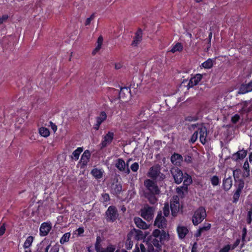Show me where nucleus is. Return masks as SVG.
Returning <instances> with one entry per match:
<instances>
[{
  "instance_id": "f257e3e1",
  "label": "nucleus",
  "mask_w": 252,
  "mask_h": 252,
  "mask_svg": "<svg viewBox=\"0 0 252 252\" xmlns=\"http://www.w3.org/2000/svg\"><path fill=\"white\" fill-rule=\"evenodd\" d=\"M168 237V233L165 230L160 231L158 228L154 229L148 237L147 252H159L161 251L162 245Z\"/></svg>"
},
{
  "instance_id": "f03ea898",
  "label": "nucleus",
  "mask_w": 252,
  "mask_h": 252,
  "mask_svg": "<svg viewBox=\"0 0 252 252\" xmlns=\"http://www.w3.org/2000/svg\"><path fill=\"white\" fill-rule=\"evenodd\" d=\"M241 174V170L239 168L236 169L233 171V176L234 177L236 190L234 191L233 194L232 202L236 203L239 200L242 191L245 186V182L243 179H240V176Z\"/></svg>"
},
{
  "instance_id": "7ed1b4c3",
  "label": "nucleus",
  "mask_w": 252,
  "mask_h": 252,
  "mask_svg": "<svg viewBox=\"0 0 252 252\" xmlns=\"http://www.w3.org/2000/svg\"><path fill=\"white\" fill-rule=\"evenodd\" d=\"M150 113L146 107H142L138 111L137 119L138 122L142 123L140 126L143 128H146L150 126L151 123L148 120Z\"/></svg>"
},
{
  "instance_id": "20e7f679",
  "label": "nucleus",
  "mask_w": 252,
  "mask_h": 252,
  "mask_svg": "<svg viewBox=\"0 0 252 252\" xmlns=\"http://www.w3.org/2000/svg\"><path fill=\"white\" fill-rule=\"evenodd\" d=\"M207 214L205 207H199L194 212L191 218V221L194 226L200 223L206 217Z\"/></svg>"
},
{
  "instance_id": "39448f33",
  "label": "nucleus",
  "mask_w": 252,
  "mask_h": 252,
  "mask_svg": "<svg viewBox=\"0 0 252 252\" xmlns=\"http://www.w3.org/2000/svg\"><path fill=\"white\" fill-rule=\"evenodd\" d=\"M155 227L158 228V229L164 230L167 227V220L164 216L162 215V212L160 210L158 212L154 222Z\"/></svg>"
},
{
  "instance_id": "423d86ee",
  "label": "nucleus",
  "mask_w": 252,
  "mask_h": 252,
  "mask_svg": "<svg viewBox=\"0 0 252 252\" xmlns=\"http://www.w3.org/2000/svg\"><path fill=\"white\" fill-rule=\"evenodd\" d=\"M118 217V211L115 206H110L105 212V219L107 222H113L117 219Z\"/></svg>"
},
{
  "instance_id": "0eeeda50",
  "label": "nucleus",
  "mask_w": 252,
  "mask_h": 252,
  "mask_svg": "<svg viewBox=\"0 0 252 252\" xmlns=\"http://www.w3.org/2000/svg\"><path fill=\"white\" fill-rule=\"evenodd\" d=\"M147 175L153 180H156L159 176L162 180L165 178V175L160 172V167L158 165L150 167Z\"/></svg>"
},
{
  "instance_id": "6e6552de",
  "label": "nucleus",
  "mask_w": 252,
  "mask_h": 252,
  "mask_svg": "<svg viewBox=\"0 0 252 252\" xmlns=\"http://www.w3.org/2000/svg\"><path fill=\"white\" fill-rule=\"evenodd\" d=\"M144 186L148 192L145 193H153L159 194L160 193V189L156 183L150 179H147L144 181Z\"/></svg>"
},
{
  "instance_id": "1a4fd4ad",
  "label": "nucleus",
  "mask_w": 252,
  "mask_h": 252,
  "mask_svg": "<svg viewBox=\"0 0 252 252\" xmlns=\"http://www.w3.org/2000/svg\"><path fill=\"white\" fill-rule=\"evenodd\" d=\"M170 172L176 184H180L183 182L184 174L180 169L177 167H174L171 168Z\"/></svg>"
},
{
  "instance_id": "9d476101",
  "label": "nucleus",
  "mask_w": 252,
  "mask_h": 252,
  "mask_svg": "<svg viewBox=\"0 0 252 252\" xmlns=\"http://www.w3.org/2000/svg\"><path fill=\"white\" fill-rule=\"evenodd\" d=\"M114 138V133L112 131H108L102 137L101 143L99 144L101 150L107 147L113 141Z\"/></svg>"
},
{
  "instance_id": "9b49d317",
  "label": "nucleus",
  "mask_w": 252,
  "mask_h": 252,
  "mask_svg": "<svg viewBox=\"0 0 252 252\" xmlns=\"http://www.w3.org/2000/svg\"><path fill=\"white\" fill-rule=\"evenodd\" d=\"M154 209L153 207L147 206L141 209V216L148 221L153 219Z\"/></svg>"
},
{
  "instance_id": "f8f14e48",
  "label": "nucleus",
  "mask_w": 252,
  "mask_h": 252,
  "mask_svg": "<svg viewBox=\"0 0 252 252\" xmlns=\"http://www.w3.org/2000/svg\"><path fill=\"white\" fill-rule=\"evenodd\" d=\"M117 93H119V98L122 101H126L131 96V91L129 87H125L121 88L120 92L116 91Z\"/></svg>"
},
{
  "instance_id": "ddd939ff",
  "label": "nucleus",
  "mask_w": 252,
  "mask_h": 252,
  "mask_svg": "<svg viewBox=\"0 0 252 252\" xmlns=\"http://www.w3.org/2000/svg\"><path fill=\"white\" fill-rule=\"evenodd\" d=\"M116 167L120 171L124 172L126 174L130 173V169L128 167H126V164L122 158H119L115 163Z\"/></svg>"
},
{
  "instance_id": "4468645a",
  "label": "nucleus",
  "mask_w": 252,
  "mask_h": 252,
  "mask_svg": "<svg viewBox=\"0 0 252 252\" xmlns=\"http://www.w3.org/2000/svg\"><path fill=\"white\" fill-rule=\"evenodd\" d=\"M52 229L50 222H44L41 223L39 228V234L41 236H47Z\"/></svg>"
},
{
  "instance_id": "2eb2a0df",
  "label": "nucleus",
  "mask_w": 252,
  "mask_h": 252,
  "mask_svg": "<svg viewBox=\"0 0 252 252\" xmlns=\"http://www.w3.org/2000/svg\"><path fill=\"white\" fill-rule=\"evenodd\" d=\"M122 191V185L118 182L117 179L116 182H113L111 186V193L115 195H118L121 194Z\"/></svg>"
},
{
  "instance_id": "dca6fc26",
  "label": "nucleus",
  "mask_w": 252,
  "mask_h": 252,
  "mask_svg": "<svg viewBox=\"0 0 252 252\" xmlns=\"http://www.w3.org/2000/svg\"><path fill=\"white\" fill-rule=\"evenodd\" d=\"M197 131L199 133V139L200 142L204 145L206 142V137L207 136V130L205 126H202L198 128Z\"/></svg>"
},
{
  "instance_id": "f3484780",
  "label": "nucleus",
  "mask_w": 252,
  "mask_h": 252,
  "mask_svg": "<svg viewBox=\"0 0 252 252\" xmlns=\"http://www.w3.org/2000/svg\"><path fill=\"white\" fill-rule=\"evenodd\" d=\"M247 153V150L244 149L239 150L232 155V159L233 161H235L243 159L246 157Z\"/></svg>"
},
{
  "instance_id": "a211bd4d",
  "label": "nucleus",
  "mask_w": 252,
  "mask_h": 252,
  "mask_svg": "<svg viewBox=\"0 0 252 252\" xmlns=\"http://www.w3.org/2000/svg\"><path fill=\"white\" fill-rule=\"evenodd\" d=\"M179 201L177 200L171 201L170 207L171 209V215L173 217L177 216L179 211Z\"/></svg>"
},
{
  "instance_id": "6ab92c4d",
  "label": "nucleus",
  "mask_w": 252,
  "mask_h": 252,
  "mask_svg": "<svg viewBox=\"0 0 252 252\" xmlns=\"http://www.w3.org/2000/svg\"><path fill=\"white\" fill-rule=\"evenodd\" d=\"M183 160L182 156L178 153H174L171 157V162L176 166H180Z\"/></svg>"
},
{
  "instance_id": "aec40b11",
  "label": "nucleus",
  "mask_w": 252,
  "mask_h": 252,
  "mask_svg": "<svg viewBox=\"0 0 252 252\" xmlns=\"http://www.w3.org/2000/svg\"><path fill=\"white\" fill-rule=\"evenodd\" d=\"M202 78V75L201 74H196L193 77H191L189 81L188 86L189 88H192L197 85Z\"/></svg>"
},
{
  "instance_id": "412c9836",
  "label": "nucleus",
  "mask_w": 252,
  "mask_h": 252,
  "mask_svg": "<svg viewBox=\"0 0 252 252\" xmlns=\"http://www.w3.org/2000/svg\"><path fill=\"white\" fill-rule=\"evenodd\" d=\"M252 91V80L247 84H242L239 89V93L245 94Z\"/></svg>"
},
{
  "instance_id": "4be33fe9",
  "label": "nucleus",
  "mask_w": 252,
  "mask_h": 252,
  "mask_svg": "<svg viewBox=\"0 0 252 252\" xmlns=\"http://www.w3.org/2000/svg\"><path fill=\"white\" fill-rule=\"evenodd\" d=\"M142 37V31L141 29L139 28L135 33V36L133 40L131 43L132 46H137L141 42Z\"/></svg>"
},
{
  "instance_id": "5701e85b",
  "label": "nucleus",
  "mask_w": 252,
  "mask_h": 252,
  "mask_svg": "<svg viewBox=\"0 0 252 252\" xmlns=\"http://www.w3.org/2000/svg\"><path fill=\"white\" fill-rule=\"evenodd\" d=\"M134 221L136 226L140 229H146L148 228V225L139 217H135Z\"/></svg>"
},
{
  "instance_id": "b1692460",
  "label": "nucleus",
  "mask_w": 252,
  "mask_h": 252,
  "mask_svg": "<svg viewBox=\"0 0 252 252\" xmlns=\"http://www.w3.org/2000/svg\"><path fill=\"white\" fill-rule=\"evenodd\" d=\"M232 186V179L231 176L227 178H224L222 182V186L224 190H229Z\"/></svg>"
},
{
  "instance_id": "393cba45",
  "label": "nucleus",
  "mask_w": 252,
  "mask_h": 252,
  "mask_svg": "<svg viewBox=\"0 0 252 252\" xmlns=\"http://www.w3.org/2000/svg\"><path fill=\"white\" fill-rule=\"evenodd\" d=\"M177 231L178 236L181 239H184L189 232L187 227L184 226H179L177 227Z\"/></svg>"
},
{
  "instance_id": "a878e982",
  "label": "nucleus",
  "mask_w": 252,
  "mask_h": 252,
  "mask_svg": "<svg viewBox=\"0 0 252 252\" xmlns=\"http://www.w3.org/2000/svg\"><path fill=\"white\" fill-rule=\"evenodd\" d=\"M91 158V153L89 150H85L81 157L80 161L83 165H86Z\"/></svg>"
},
{
  "instance_id": "bb28decb",
  "label": "nucleus",
  "mask_w": 252,
  "mask_h": 252,
  "mask_svg": "<svg viewBox=\"0 0 252 252\" xmlns=\"http://www.w3.org/2000/svg\"><path fill=\"white\" fill-rule=\"evenodd\" d=\"M157 193H145V197L148 199L151 204H155L157 203L158 199L156 196Z\"/></svg>"
},
{
  "instance_id": "cd10ccee",
  "label": "nucleus",
  "mask_w": 252,
  "mask_h": 252,
  "mask_svg": "<svg viewBox=\"0 0 252 252\" xmlns=\"http://www.w3.org/2000/svg\"><path fill=\"white\" fill-rule=\"evenodd\" d=\"M103 41V37L99 36L97 40V45L92 51V55H95L101 49Z\"/></svg>"
},
{
  "instance_id": "c85d7f7f",
  "label": "nucleus",
  "mask_w": 252,
  "mask_h": 252,
  "mask_svg": "<svg viewBox=\"0 0 252 252\" xmlns=\"http://www.w3.org/2000/svg\"><path fill=\"white\" fill-rule=\"evenodd\" d=\"M103 171L101 169L94 168L91 171L92 175L96 179H100L102 177Z\"/></svg>"
},
{
  "instance_id": "c756f323",
  "label": "nucleus",
  "mask_w": 252,
  "mask_h": 252,
  "mask_svg": "<svg viewBox=\"0 0 252 252\" xmlns=\"http://www.w3.org/2000/svg\"><path fill=\"white\" fill-rule=\"evenodd\" d=\"M243 168L244 170L243 177L244 178L249 177L250 176V165L247 160L245 161Z\"/></svg>"
},
{
  "instance_id": "7c9ffc66",
  "label": "nucleus",
  "mask_w": 252,
  "mask_h": 252,
  "mask_svg": "<svg viewBox=\"0 0 252 252\" xmlns=\"http://www.w3.org/2000/svg\"><path fill=\"white\" fill-rule=\"evenodd\" d=\"M107 119V115L105 111H101L99 115L96 118V122L99 125L104 122Z\"/></svg>"
},
{
  "instance_id": "2f4dec72",
  "label": "nucleus",
  "mask_w": 252,
  "mask_h": 252,
  "mask_svg": "<svg viewBox=\"0 0 252 252\" xmlns=\"http://www.w3.org/2000/svg\"><path fill=\"white\" fill-rule=\"evenodd\" d=\"M82 147H78L72 153V155L71 156V158L77 160L78 159L80 154L83 152Z\"/></svg>"
},
{
  "instance_id": "473e14b6",
  "label": "nucleus",
  "mask_w": 252,
  "mask_h": 252,
  "mask_svg": "<svg viewBox=\"0 0 252 252\" xmlns=\"http://www.w3.org/2000/svg\"><path fill=\"white\" fill-rule=\"evenodd\" d=\"M39 133L41 136L44 137H48L50 134L49 129L47 127L43 126L39 128Z\"/></svg>"
},
{
  "instance_id": "72a5a7b5",
  "label": "nucleus",
  "mask_w": 252,
  "mask_h": 252,
  "mask_svg": "<svg viewBox=\"0 0 252 252\" xmlns=\"http://www.w3.org/2000/svg\"><path fill=\"white\" fill-rule=\"evenodd\" d=\"M213 66V60L212 59H208L206 61L203 62L201 66L205 69H210Z\"/></svg>"
},
{
  "instance_id": "f704fd0d",
  "label": "nucleus",
  "mask_w": 252,
  "mask_h": 252,
  "mask_svg": "<svg viewBox=\"0 0 252 252\" xmlns=\"http://www.w3.org/2000/svg\"><path fill=\"white\" fill-rule=\"evenodd\" d=\"M184 185L188 188V186L192 182L191 177L187 173H185L184 176Z\"/></svg>"
},
{
  "instance_id": "c9c22d12",
  "label": "nucleus",
  "mask_w": 252,
  "mask_h": 252,
  "mask_svg": "<svg viewBox=\"0 0 252 252\" xmlns=\"http://www.w3.org/2000/svg\"><path fill=\"white\" fill-rule=\"evenodd\" d=\"M135 233V238L136 240H143L145 238L146 235L144 234L142 231L138 229H134Z\"/></svg>"
},
{
  "instance_id": "e433bc0d",
  "label": "nucleus",
  "mask_w": 252,
  "mask_h": 252,
  "mask_svg": "<svg viewBox=\"0 0 252 252\" xmlns=\"http://www.w3.org/2000/svg\"><path fill=\"white\" fill-rule=\"evenodd\" d=\"M110 200V196L108 193H103L101 194V201L103 203L105 207L108 205Z\"/></svg>"
},
{
  "instance_id": "4c0bfd02",
  "label": "nucleus",
  "mask_w": 252,
  "mask_h": 252,
  "mask_svg": "<svg viewBox=\"0 0 252 252\" xmlns=\"http://www.w3.org/2000/svg\"><path fill=\"white\" fill-rule=\"evenodd\" d=\"M183 50V46L180 42H177L174 46H173L170 51L174 53L176 52H181Z\"/></svg>"
},
{
  "instance_id": "58836bf2",
  "label": "nucleus",
  "mask_w": 252,
  "mask_h": 252,
  "mask_svg": "<svg viewBox=\"0 0 252 252\" xmlns=\"http://www.w3.org/2000/svg\"><path fill=\"white\" fill-rule=\"evenodd\" d=\"M33 240V237L32 236H28L23 245L25 249H29L32 245Z\"/></svg>"
},
{
  "instance_id": "ea45409f",
  "label": "nucleus",
  "mask_w": 252,
  "mask_h": 252,
  "mask_svg": "<svg viewBox=\"0 0 252 252\" xmlns=\"http://www.w3.org/2000/svg\"><path fill=\"white\" fill-rule=\"evenodd\" d=\"M133 243L130 237V235L128 234L125 243V247L127 250H130L133 246Z\"/></svg>"
},
{
  "instance_id": "a19ab883",
  "label": "nucleus",
  "mask_w": 252,
  "mask_h": 252,
  "mask_svg": "<svg viewBox=\"0 0 252 252\" xmlns=\"http://www.w3.org/2000/svg\"><path fill=\"white\" fill-rule=\"evenodd\" d=\"M95 250L96 252H101L103 249L100 245V238L98 236L96 238V242L94 245Z\"/></svg>"
},
{
  "instance_id": "79ce46f5",
  "label": "nucleus",
  "mask_w": 252,
  "mask_h": 252,
  "mask_svg": "<svg viewBox=\"0 0 252 252\" xmlns=\"http://www.w3.org/2000/svg\"><path fill=\"white\" fill-rule=\"evenodd\" d=\"M70 237V233L69 232L64 233L61 237L60 242L61 244H64L65 243L68 242Z\"/></svg>"
},
{
  "instance_id": "37998d69",
  "label": "nucleus",
  "mask_w": 252,
  "mask_h": 252,
  "mask_svg": "<svg viewBox=\"0 0 252 252\" xmlns=\"http://www.w3.org/2000/svg\"><path fill=\"white\" fill-rule=\"evenodd\" d=\"M163 213L164 217H167L170 214V206L168 203H165L163 208Z\"/></svg>"
},
{
  "instance_id": "c03bdc74",
  "label": "nucleus",
  "mask_w": 252,
  "mask_h": 252,
  "mask_svg": "<svg viewBox=\"0 0 252 252\" xmlns=\"http://www.w3.org/2000/svg\"><path fill=\"white\" fill-rule=\"evenodd\" d=\"M210 181L213 186H216L219 185L220 180L217 176L214 175L210 178Z\"/></svg>"
},
{
  "instance_id": "a18cd8bd",
  "label": "nucleus",
  "mask_w": 252,
  "mask_h": 252,
  "mask_svg": "<svg viewBox=\"0 0 252 252\" xmlns=\"http://www.w3.org/2000/svg\"><path fill=\"white\" fill-rule=\"evenodd\" d=\"M116 250V246L112 244H109L106 248H103L101 252H114Z\"/></svg>"
},
{
  "instance_id": "49530a36",
  "label": "nucleus",
  "mask_w": 252,
  "mask_h": 252,
  "mask_svg": "<svg viewBox=\"0 0 252 252\" xmlns=\"http://www.w3.org/2000/svg\"><path fill=\"white\" fill-rule=\"evenodd\" d=\"M184 161L187 164H190L192 162V156L191 154L186 155L184 156Z\"/></svg>"
},
{
  "instance_id": "de8ad7c7",
  "label": "nucleus",
  "mask_w": 252,
  "mask_h": 252,
  "mask_svg": "<svg viewBox=\"0 0 252 252\" xmlns=\"http://www.w3.org/2000/svg\"><path fill=\"white\" fill-rule=\"evenodd\" d=\"M185 120L188 122H195L198 120V118L197 116H188L185 118Z\"/></svg>"
},
{
  "instance_id": "09e8293b",
  "label": "nucleus",
  "mask_w": 252,
  "mask_h": 252,
  "mask_svg": "<svg viewBox=\"0 0 252 252\" xmlns=\"http://www.w3.org/2000/svg\"><path fill=\"white\" fill-rule=\"evenodd\" d=\"M252 222V208L250 209L248 212L247 222L248 224H250Z\"/></svg>"
},
{
  "instance_id": "8fccbe9b",
  "label": "nucleus",
  "mask_w": 252,
  "mask_h": 252,
  "mask_svg": "<svg viewBox=\"0 0 252 252\" xmlns=\"http://www.w3.org/2000/svg\"><path fill=\"white\" fill-rule=\"evenodd\" d=\"M198 131H195L191 135V138L190 139V142L192 143H194L198 138Z\"/></svg>"
},
{
  "instance_id": "3c124183",
  "label": "nucleus",
  "mask_w": 252,
  "mask_h": 252,
  "mask_svg": "<svg viewBox=\"0 0 252 252\" xmlns=\"http://www.w3.org/2000/svg\"><path fill=\"white\" fill-rule=\"evenodd\" d=\"M95 13H93L89 18H87L85 22V25L86 26L90 25L91 21L94 18Z\"/></svg>"
},
{
  "instance_id": "603ef678",
  "label": "nucleus",
  "mask_w": 252,
  "mask_h": 252,
  "mask_svg": "<svg viewBox=\"0 0 252 252\" xmlns=\"http://www.w3.org/2000/svg\"><path fill=\"white\" fill-rule=\"evenodd\" d=\"M139 167L138 163L135 162L131 165L130 169L132 172H137L139 169Z\"/></svg>"
},
{
  "instance_id": "864d4df0",
  "label": "nucleus",
  "mask_w": 252,
  "mask_h": 252,
  "mask_svg": "<svg viewBox=\"0 0 252 252\" xmlns=\"http://www.w3.org/2000/svg\"><path fill=\"white\" fill-rule=\"evenodd\" d=\"M231 249V245L227 244L221 248L219 252H229Z\"/></svg>"
},
{
  "instance_id": "5fc2aeb1",
  "label": "nucleus",
  "mask_w": 252,
  "mask_h": 252,
  "mask_svg": "<svg viewBox=\"0 0 252 252\" xmlns=\"http://www.w3.org/2000/svg\"><path fill=\"white\" fill-rule=\"evenodd\" d=\"M6 230V224L5 223H3L0 225V236H2Z\"/></svg>"
},
{
  "instance_id": "6e6d98bb",
  "label": "nucleus",
  "mask_w": 252,
  "mask_h": 252,
  "mask_svg": "<svg viewBox=\"0 0 252 252\" xmlns=\"http://www.w3.org/2000/svg\"><path fill=\"white\" fill-rule=\"evenodd\" d=\"M188 188L185 186H181L177 188L176 192L179 194H183L184 193L183 190H187Z\"/></svg>"
},
{
  "instance_id": "4d7b16f0",
  "label": "nucleus",
  "mask_w": 252,
  "mask_h": 252,
  "mask_svg": "<svg viewBox=\"0 0 252 252\" xmlns=\"http://www.w3.org/2000/svg\"><path fill=\"white\" fill-rule=\"evenodd\" d=\"M240 119V116L238 114H235L231 118V122L233 124H236Z\"/></svg>"
},
{
  "instance_id": "13d9d810",
  "label": "nucleus",
  "mask_w": 252,
  "mask_h": 252,
  "mask_svg": "<svg viewBox=\"0 0 252 252\" xmlns=\"http://www.w3.org/2000/svg\"><path fill=\"white\" fill-rule=\"evenodd\" d=\"M8 15L7 14L3 15L0 17V25L6 22L8 18Z\"/></svg>"
},
{
  "instance_id": "bf43d9fd",
  "label": "nucleus",
  "mask_w": 252,
  "mask_h": 252,
  "mask_svg": "<svg viewBox=\"0 0 252 252\" xmlns=\"http://www.w3.org/2000/svg\"><path fill=\"white\" fill-rule=\"evenodd\" d=\"M212 37V32H210V33H209L208 39V44H207V50H208L211 47V41Z\"/></svg>"
},
{
  "instance_id": "052dcab7",
  "label": "nucleus",
  "mask_w": 252,
  "mask_h": 252,
  "mask_svg": "<svg viewBox=\"0 0 252 252\" xmlns=\"http://www.w3.org/2000/svg\"><path fill=\"white\" fill-rule=\"evenodd\" d=\"M240 239H237L235 242L234 243V244H233L232 246L231 247V249L232 250H234L240 244Z\"/></svg>"
},
{
  "instance_id": "680f3d73",
  "label": "nucleus",
  "mask_w": 252,
  "mask_h": 252,
  "mask_svg": "<svg viewBox=\"0 0 252 252\" xmlns=\"http://www.w3.org/2000/svg\"><path fill=\"white\" fill-rule=\"evenodd\" d=\"M211 225L210 223H207V225L206 226H204L203 227H200V228L201 229V230L203 231H207L209 230L211 228Z\"/></svg>"
},
{
  "instance_id": "e2e57ef3",
  "label": "nucleus",
  "mask_w": 252,
  "mask_h": 252,
  "mask_svg": "<svg viewBox=\"0 0 252 252\" xmlns=\"http://www.w3.org/2000/svg\"><path fill=\"white\" fill-rule=\"evenodd\" d=\"M247 234V229L246 228H244L243 229V234H242V241H244L245 240V237Z\"/></svg>"
},
{
  "instance_id": "0e129e2a",
  "label": "nucleus",
  "mask_w": 252,
  "mask_h": 252,
  "mask_svg": "<svg viewBox=\"0 0 252 252\" xmlns=\"http://www.w3.org/2000/svg\"><path fill=\"white\" fill-rule=\"evenodd\" d=\"M202 232V231L201 230V229L199 228L197 231H196V232L194 234V236L195 237H199L201 236V233Z\"/></svg>"
},
{
  "instance_id": "69168bd1",
  "label": "nucleus",
  "mask_w": 252,
  "mask_h": 252,
  "mask_svg": "<svg viewBox=\"0 0 252 252\" xmlns=\"http://www.w3.org/2000/svg\"><path fill=\"white\" fill-rule=\"evenodd\" d=\"M197 245L196 242H194L191 249V252H197Z\"/></svg>"
},
{
  "instance_id": "338daca9",
  "label": "nucleus",
  "mask_w": 252,
  "mask_h": 252,
  "mask_svg": "<svg viewBox=\"0 0 252 252\" xmlns=\"http://www.w3.org/2000/svg\"><path fill=\"white\" fill-rule=\"evenodd\" d=\"M77 232L78 233V234L79 235H80L81 234H83L84 232V229L83 228V227H79L77 229Z\"/></svg>"
},
{
  "instance_id": "774afa93",
  "label": "nucleus",
  "mask_w": 252,
  "mask_h": 252,
  "mask_svg": "<svg viewBox=\"0 0 252 252\" xmlns=\"http://www.w3.org/2000/svg\"><path fill=\"white\" fill-rule=\"evenodd\" d=\"M140 248L141 252H146V249L143 244H140Z\"/></svg>"
}]
</instances>
